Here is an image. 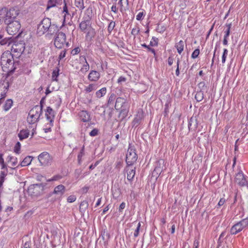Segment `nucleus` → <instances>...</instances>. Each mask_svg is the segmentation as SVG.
<instances>
[{
  "label": "nucleus",
  "instance_id": "0e129e2a",
  "mask_svg": "<svg viewBox=\"0 0 248 248\" xmlns=\"http://www.w3.org/2000/svg\"><path fill=\"white\" fill-rule=\"evenodd\" d=\"M79 60L81 63L82 62L83 63H85L86 62H87L85 56H81L79 57Z\"/></svg>",
  "mask_w": 248,
  "mask_h": 248
},
{
  "label": "nucleus",
  "instance_id": "6ab92c4d",
  "mask_svg": "<svg viewBox=\"0 0 248 248\" xmlns=\"http://www.w3.org/2000/svg\"><path fill=\"white\" fill-rule=\"evenodd\" d=\"M45 115L47 120L52 122V119L54 117V112L50 107H47Z\"/></svg>",
  "mask_w": 248,
  "mask_h": 248
},
{
  "label": "nucleus",
  "instance_id": "f8f14e48",
  "mask_svg": "<svg viewBox=\"0 0 248 248\" xmlns=\"http://www.w3.org/2000/svg\"><path fill=\"white\" fill-rule=\"evenodd\" d=\"M65 192V187L62 185H59L54 188L53 191L50 193V195H55L57 199H60Z\"/></svg>",
  "mask_w": 248,
  "mask_h": 248
},
{
  "label": "nucleus",
  "instance_id": "4d7b16f0",
  "mask_svg": "<svg viewBox=\"0 0 248 248\" xmlns=\"http://www.w3.org/2000/svg\"><path fill=\"white\" fill-rule=\"evenodd\" d=\"M98 134V130L96 129H93L90 132V135L91 136H95Z\"/></svg>",
  "mask_w": 248,
  "mask_h": 248
},
{
  "label": "nucleus",
  "instance_id": "774afa93",
  "mask_svg": "<svg viewBox=\"0 0 248 248\" xmlns=\"http://www.w3.org/2000/svg\"><path fill=\"white\" fill-rule=\"evenodd\" d=\"M111 10L112 12H113L114 13H117V8L116 7V4H113L111 8Z\"/></svg>",
  "mask_w": 248,
  "mask_h": 248
},
{
  "label": "nucleus",
  "instance_id": "f704fd0d",
  "mask_svg": "<svg viewBox=\"0 0 248 248\" xmlns=\"http://www.w3.org/2000/svg\"><path fill=\"white\" fill-rule=\"evenodd\" d=\"M115 22L114 21H111L108 26V31L109 33H111V32H112V31H113V30L114 29V27H115Z\"/></svg>",
  "mask_w": 248,
  "mask_h": 248
},
{
  "label": "nucleus",
  "instance_id": "09e8293b",
  "mask_svg": "<svg viewBox=\"0 0 248 248\" xmlns=\"http://www.w3.org/2000/svg\"><path fill=\"white\" fill-rule=\"evenodd\" d=\"M76 200V197L75 195H70L67 198V202L70 203L74 202Z\"/></svg>",
  "mask_w": 248,
  "mask_h": 248
},
{
  "label": "nucleus",
  "instance_id": "13d9d810",
  "mask_svg": "<svg viewBox=\"0 0 248 248\" xmlns=\"http://www.w3.org/2000/svg\"><path fill=\"white\" fill-rule=\"evenodd\" d=\"M225 202V199L224 198H221L217 204L218 207H219L223 205L224 204Z\"/></svg>",
  "mask_w": 248,
  "mask_h": 248
},
{
  "label": "nucleus",
  "instance_id": "ea45409f",
  "mask_svg": "<svg viewBox=\"0 0 248 248\" xmlns=\"http://www.w3.org/2000/svg\"><path fill=\"white\" fill-rule=\"evenodd\" d=\"M56 2L54 0H49L47 5V9L55 6Z\"/></svg>",
  "mask_w": 248,
  "mask_h": 248
},
{
  "label": "nucleus",
  "instance_id": "c9c22d12",
  "mask_svg": "<svg viewBox=\"0 0 248 248\" xmlns=\"http://www.w3.org/2000/svg\"><path fill=\"white\" fill-rule=\"evenodd\" d=\"M243 229L248 227V218H244L239 221Z\"/></svg>",
  "mask_w": 248,
  "mask_h": 248
},
{
  "label": "nucleus",
  "instance_id": "f257e3e1",
  "mask_svg": "<svg viewBox=\"0 0 248 248\" xmlns=\"http://www.w3.org/2000/svg\"><path fill=\"white\" fill-rule=\"evenodd\" d=\"M0 65L3 71L6 73H13L16 68L17 63H15L11 53L9 51L3 52L0 57Z\"/></svg>",
  "mask_w": 248,
  "mask_h": 248
},
{
  "label": "nucleus",
  "instance_id": "cd10ccee",
  "mask_svg": "<svg viewBox=\"0 0 248 248\" xmlns=\"http://www.w3.org/2000/svg\"><path fill=\"white\" fill-rule=\"evenodd\" d=\"M8 162H11L13 167H15L17 164V158L13 156L9 155L7 157Z\"/></svg>",
  "mask_w": 248,
  "mask_h": 248
},
{
  "label": "nucleus",
  "instance_id": "603ef678",
  "mask_svg": "<svg viewBox=\"0 0 248 248\" xmlns=\"http://www.w3.org/2000/svg\"><path fill=\"white\" fill-rule=\"evenodd\" d=\"M80 51L79 47H77L73 49L71 51V54L73 55L78 54Z\"/></svg>",
  "mask_w": 248,
  "mask_h": 248
},
{
  "label": "nucleus",
  "instance_id": "72a5a7b5",
  "mask_svg": "<svg viewBox=\"0 0 248 248\" xmlns=\"http://www.w3.org/2000/svg\"><path fill=\"white\" fill-rule=\"evenodd\" d=\"M232 25L231 24H226V27H227V29L225 31V35L224 36V38H228L230 34V30L231 28Z\"/></svg>",
  "mask_w": 248,
  "mask_h": 248
},
{
  "label": "nucleus",
  "instance_id": "1a4fd4ad",
  "mask_svg": "<svg viewBox=\"0 0 248 248\" xmlns=\"http://www.w3.org/2000/svg\"><path fill=\"white\" fill-rule=\"evenodd\" d=\"M11 51L13 52L17 53V55L18 56L23 54V52L26 53V49L25 43L23 41L15 42L12 46Z\"/></svg>",
  "mask_w": 248,
  "mask_h": 248
},
{
  "label": "nucleus",
  "instance_id": "473e14b6",
  "mask_svg": "<svg viewBox=\"0 0 248 248\" xmlns=\"http://www.w3.org/2000/svg\"><path fill=\"white\" fill-rule=\"evenodd\" d=\"M62 176L59 174L55 175L53 176L51 178L48 179L46 180L47 182L51 181H57L62 178Z\"/></svg>",
  "mask_w": 248,
  "mask_h": 248
},
{
  "label": "nucleus",
  "instance_id": "412c9836",
  "mask_svg": "<svg viewBox=\"0 0 248 248\" xmlns=\"http://www.w3.org/2000/svg\"><path fill=\"white\" fill-rule=\"evenodd\" d=\"M32 161L31 157L28 156L26 157L23 161L21 162L20 164L18 165L16 168H18L19 166L21 167H25L29 165Z\"/></svg>",
  "mask_w": 248,
  "mask_h": 248
},
{
  "label": "nucleus",
  "instance_id": "052dcab7",
  "mask_svg": "<svg viewBox=\"0 0 248 248\" xmlns=\"http://www.w3.org/2000/svg\"><path fill=\"white\" fill-rule=\"evenodd\" d=\"M199 245V241L198 239H195L193 244V248H198Z\"/></svg>",
  "mask_w": 248,
  "mask_h": 248
},
{
  "label": "nucleus",
  "instance_id": "338daca9",
  "mask_svg": "<svg viewBox=\"0 0 248 248\" xmlns=\"http://www.w3.org/2000/svg\"><path fill=\"white\" fill-rule=\"evenodd\" d=\"M173 62V58L171 57H169L168 59V64L170 66Z\"/></svg>",
  "mask_w": 248,
  "mask_h": 248
},
{
  "label": "nucleus",
  "instance_id": "ddd939ff",
  "mask_svg": "<svg viewBox=\"0 0 248 248\" xmlns=\"http://www.w3.org/2000/svg\"><path fill=\"white\" fill-rule=\"evenodd\" d=\"M9 86L8 81H3V83L0 84V95L1 96V98H0V105L2 103L3 98L6 96Z\"/></svg>",
  "mask_w": 248,
  "mask_h": 248
},
{
  "label": "nucleus",
  "instance_id": "20e7f679",
  "mask_svg": "<svg viewBox=\"0 0 248 248\" xmlns=\"http://www.w3.org/2000/svg\"><path fill=\"white\" fill-rule=\"evenodd\" d=\"M42 113V106H35L30 111L27 117V122L33 124L38 121Z\"/></svg>",
  "mask_w": 248,
  "mask_h": 248
},
{
  "label": "nucleus",
  "instance_id": "c03bdc74",
  "mask_svg": "<svg viewBox=\"0 0 248 248\" xmlns=\"http://www.w3.org/2000/svg\"><path fill=\"white\" fill-rule=\"evenodd\" d=\"M200 54V49L199 48L196 49L192 53L191 57L193 59L197 58Z\"/></svg>",
  "mask_w": 248,
  "mask_h": 248
},
{
  "label": "nucleus",
  "instance_id": "864d4df0",
  "mask_svg": "<svg viewBox=\"0 0 248 248\" xmlns=\"http://www.w3.org/2000/svg\"><path fill=\"white\" fill-rule=\"evenodd\" d=\"M94 33V30L92 29L89 31L86 34V37H90L92 38L93 36Z\"/></svg>",
  "mask_w": 248,
  "mask_h": 248
},
{
  "label": "nucleus",
  "instance_id": "aec40b11",
  "mask_svg": "<svg viewBox=\"0 0 248 248\" xmlns=\"http://www.w3.org/2000/svg\"><path fill=\"white\" fill-rule=\"evenodd\" d=\"M93 15L92 7H88L85 11V16L83 17V19H88L91 21Z\"/></svg>",
  "mask_w": 248,
  "mask_h": 248
},
{
  "label": "nucleus",
  "instance_id": "a18cd8bd",
  "mask_svg": "<svg viewBox=\"0 0 248 248\" xmlns=\"http://www.w3.org/2000/svg\"><path fill=\"white\" fill-rule=\"evenodd\" d=\"M180 62V59L179 58H178L177 60V68H176V71H175V74L177 76H179L180 75V68L179 67Z\"/></svg>",
  "mask_w": 248,
  "mask_h": 248
},
{
  "label": "nucleus",
  "instance_id": "c756f323",
  "mask_svg": "<svg viewBox=\"0 0 248 248\" xmlns=\"http://www.w3.org/2000/svg\"><path fill=\"white\" fill-rule=\"evenodd\" d=\"M97 88V86L95 84H90L85 88V91L90 93L93 91L96 90Z\"/></svg>",
  "mask_w": 248,
  "mask_h": 248
},
{
  "label": "nucleus",
  "instance_id": "9b49d317",
  "mask_svg": "<svg viewBox=\"0 0 248 248\" xmlns=\"http://www.w3.org/2000/svg\"><path fill=\"white\" fill-rule=\"evenodd\" d=\"M38 160L42 166H49L52 162V157L47 152H44L38 156Z\"/></svg>",
  "mask_w": 248,
  "mask_h": 248
},
{
  "label": "nucleus",
  "instance_id": "f03ea898",
  "mask_svg": "<svg viewBox=\"0 0 248 248\" xmlns=\"http://www.w3.org/2000/svg\"><path fill=\"white\" fill-rule=\"evenodd\" d=\"M59 28L55 24H51L50 19L44 18L38 25L37 33L41 36L47 32L48 34L52 35L58 31Z\"/></svg>",
  "mask_w": 248,
  "mask_h": 248
},
{
  "label": "nucleus",
  "instance_id": "393cba45",
  "mask_svg": "<svg viewBox=\"0 0 248 248\" xmlns=\"http://www.w3.org/2000/svg\"><path fill=\"white\" fill-rule=\"evenodd\" d=\"M89 204L88 202L86 201H82L80 204L79 210L81 212H85L88 208Z\"/></svg>",
  "mask_w": 248,
  "mask_h": 248
},
{
  "label": "nucleus",
  "instance_id": "4468645a",
  "mask_svg": "<svg viewBox=\"0 0 248 248\" xmlns=\"http://www.w3.org/2000/svg\"><path fill=\"white\" fill-rule=\"evenodd\" d=\"M100 78V74L99 72L95 70L90 71L88 78L91 81H97Z\"/></svg>",
  "mask_w": 248,
  "mask_h": 248
},
{
  "label": "nucleus",
  "instance_id": "680f3d73",
  "mask_svg": "<svg viewBox=\"0 0 248 248\" xmlns=\"http://www.w3.org/2000/svg\"><path fill=\"white\" fill-rule=\"evenodd\" d=\"M125 203L124 202H123L122 203H121V204H120V205L119 206V211L122 212V210L125 208Z\"/></svg>",
  "mask_w": 248,
  "mask_h": 248
},
{
  "label": "nucleus",
  "instance_id": "f3484780",
  "mask_svg": "<svg viewBox=\"0 0 248 248\" xmlns=\"http://www.w3.org/2000/svg\"><path fill=\"white\" fill-rule=\"evenodd\" d=\"M91 25V23L89 20L83 19V20L79 24V27L82 31L85 32Z\"/></svg>",
  "mask_w": 248,
  "mask_h": 248
},
{
  "label": "nucleus",
  "instance_id": "5701e85b",
  "mask_svg": "<svg viewBox=\"0 0 248 248\" xmlns=\"http://www.w3.org/2000/svg\"><path fill=\"white\" fill-rule=\"evenodd\" d=\"M127 179L128 180L131 181H132L135 175V168L134 169L128 168L127 170Z\"/></svg>",
  "mask_w": 248,
  "mask_h": 248
},
{
  "label": "nucleus",
  "instance_id": "69168bd1",
  "mask_svg": "<svg viewBox=\"0 0 248 248\" xmlns=\"http://www.w3.org/2000/svg\"><path fill=\"white\" fill-rule=\"evenodd\" d=\"M63 12L65 13L64 16H65L66 14H69L67 7L65 2H64V5L63 7Z\"/></svg>",
  "mask_w": 248,
  "mask_h": 248
},
{
  "label": "nucleus",
  "instance_id": "6e6d98bb",
  "mask_svg": "<svg viewBox=\"0 0 248 248\" xmlns=\"http://www.w3.org/2000/svg\"><path fill=\"white\" fill-rule=\"evenodd\" d=\"M126 80V78L123 76H121L118 79L117 82L119 84H121L122 82H124Z\"/></svg>",
  "mask_w": 248,
  "mask_h": 248
},
{
  "label": "nucleus",
  "instance_id": "4be33fe9",
  "mask_svg": "<svg viewBox=\"0 0 248 248\" xmlns=\"http://www.w3.org/2000/svg\"><path fill=\"white\" fill-rule=\"evenodd\" d=\"M106 93L107 88L106 87H103L96 92L95 96L97 98H100L104 96L106 94Z\"/></svg>",
  "mask_w": 248,
  "mask_h": 248
},
{
  "label": "nucleus",
  "instance_id": "0eeeda50",
  "mask_svg": "<svg viewBox=\"0 0 248 248\" xmlns=\"http://www.w3.org/2000/svg\"><path fill=\"white\" fill-rule=\"evenodd\" d=\"M6 24L7 25V31L9 34L14 35L20 34L19 30L21 28V25L18 21H13L9 22V20H6Z\"/></svg>",
  "mask_w": 248,
  "mask_h": 248
},
{
  "label": "nucleus",
  "instance_id": "7c9ffc66",
  "mask_svg": "<svg viewBox=\"0 0 248 248\" xmlns=\"http://www.w3.org/2000/svg\"><path fill=\"white\" fill-rule=\"evenodd\" d=\"M195 98L198 102L201 101L203 99V93L202 92H198L195 94Z\"/></svg>",
  "mask_w": 248,
  "mask_h": 248
},
{
  "label": "nucleus",
  "instance_id": "423d86ee",
  "mask_svg": "<svg viewBox=\"0 0 248 248\" xmlns=\"http://www.w3.org/2000/svg\"><path fill=\"white\" fill-rule=\"evenodd\" d=\"M1 13L2 16H4V22L5 24L6 20H9V22L15 21V18L19 14L18 11L14 8L8 10L6 8H2L1 9Z\"/></svg>",
  "mask_w": 248,
  "mask_h": 248
},
{
  "label": "nucleus",
  "instance_id": "4c0bfd02",
  "mask_svg": "<svg viewBox=\"0 0 248 248\" xmlns=\"http://www.w3.org/2000/svg\"><path fill=\"white\" fill-rule=\"evenodd\" d=\"M158 45V39L155 37H153L150 43V46H157Z\"/></svg>",
  "mask_w": 248,
  "mask_h": 248
},
{
  "label": "nucleus",
  "instance_id": "39448f33",
  "mask_svg": "<svg viewBox=\"0 0 248 248\" xmlns=\"http://www.w3.org/2000/svg\"><path fill=\"white\" fill-rule=\"evenodd\" d=\"M115 108L116 109L120 110L121 114L126 115L129 111V105L126 99L118 97L116 101Z\"/></svg>",
  "mask_w": 248,
  "mask_h": 248
},
{
  "label": "nucleus",
  "instance_id": "7ed1b4c3",
  "mask_svg": "<svg viewBox=\"0 0 248 248\" xmlns=\"http://www.w3.org/2000/svg\"><path fill=\"white\" fill-rule=\"evenodd\" d=\"M55 33L56 34L54 39V45L56 48L62 49L65 46H69V43L66 42V36L64 33L58 31Z\"/></svg>",
  "mask_w": 248,
  "mask_h": 248
},
{
  "label": "nucleus",
  "instance_id": "49530a36",
  "mask_svg": "<svg viewBox=\"0 0 248 248\" xmlns=\"http://www.w3.org/2000/svg\"><path fill=\"white\" fill-rule=\"evenodd\" d=\"M140 227V223L139 222L138 224L137 228L135 230L134 233V237H136L139 235Z\"/></svg>",
  "mask_w": 248,
  "mask_h": 248
},
{
  "label": "nucleus",
  "instance_id": "a19ab883",
  "mask_svg": "<svg viewBox=\"0 0 248 248\" xmlns=\"http://www.w3.org/2000/svg\"><path fill=\"white\" fill-rule=\"evenodd\" d=\"M116 96L114 93H112L110 94V96L109 97L108 104V105H111L113 104L114 101L115 99Z\"/></svg>",
  "mask_w": 248,
  "mask_h": 248
},
{
  "label": "nucleus",
  "instance_id": "e2e57ef3",
  "mask_svg": "<svg viewBox=\"0 0 248 248\" xmlns=\"http://www.w3.org/2000/svg\"><path fill=\"white\" fill-rule=\"evenodd\" d=\"M65 51L63 50V51H62L59 56V58L60 59H63V58H64L65 57Z\"/></svg>",
  "mask_w": 248,
  "mask_h": 248
},
{
  "label": "nucleus",
  "instance_id": "8fccbe9b",
  "mask_svg": "<svg viewBox=\"0 0 248 248\" xmlns=\"http://www.w3.org/2000/svg\"><path fill=\"white\" fill-rule=\"evenodd\" d=\"M145 15L144 14L143 12H140L138 13V14L136 16V19L137 20H141L143 19V16Z\"/></svg>",
  "mask_w": 248,
  "mask_h": 248
},
{
  "label": "nucleus",
  "instance_id": "6e6552de",
  "mask_svg": "<svg viewBox=\"0 0 248 248\" xmlns=\"http://www.w3.org/2000/svg\"><path fill=\"white\" fill-rule=\"evenodd\" d=\"M235 182L240 186H247L248 187V177L245 175L242 170H239L236 174Z\"/></svg>",
  "mask_w": 248,
  "mask_h": 248
},
{
  "label": "nucleus",
  "instance_id": "de8ad7c7",
  "mask_svg": "<svg viewBox=\"0 0 248 248\" xmlns=\"http://www.w3.org/2000/svg\"><path fill=\"white\" fill-rule=\"evenodd\" d=\"M195 123V124H194V128H196L197 127V123L196 122V121L195 120H194L192 118H191L189 121V123H188V128L189 129H190L191 128V127L192 126V123Z\"/></svg>",
  "mask_w": 248,
  "mask_h": 248
},
{
  "label": "nucleus",
  "instance_id": "3c124183",
  "mask_svg": "<svg viewBox=\"0 0 248 248\" xmlns=\"http://www.w3.org/2000/svg\"><path fill=\"white\" fill-rule=\"evenodd\" d=\"M140 32V29L139 28H133L131 31V34L134 35V36H135L136 35H137Z\"/></svg>",
  "mask_w": 248,
  "mask_h": 248
},
{
  "label": "nucleus",
  "instance_id": "a211bd4d",
  "mask_svg": "<svg viewBox=\"0 0 248 248\" xmlns=\"http://www.w3.org/2000/svg\"><path fill=\"white\" fill-rule=\"evenodd\" d=\"M30 134V132L28 129H22L20 131L18 134V137L20 140L28 138Z\"/></svg>",
  "mask_w": 248,
  "mask_h": 248
},
{
  "label": "nucleus",
  "instance_id": "bf43d9fd",
  "mask_svg": "<svg viewBox=\"0 0 248 248\" xmlns=\"http://www.w3.org/2000/svg\"><path fill=\"white\" fill-rule=\"evenodd\" d=\"M84 154V147H83L82 149H81L80 153L78 154V157L79 161L80 160L82 156Z\"/></svg>",
  "mask_w": 248,
  "mask_h": 248
},
{
  "label": "nucleus",
  "instance_id": "dca6fc26",
  "mask_svg": "<svg viewBox=\"0 0 248 248\" xmlns=\"http://www.w3.org/2000/svg\"><path fill=\"white\" fill-rule=\"evenodd\" d=\"M78 116L83 122H88L91 120L90 114L86 110H81L79 112Z\"/></svg>",
  "mask_w": 248,
  "mask_h": 248
},
{
  "label": "nucleus",
  "instance_id": "a878e982",
  "mask_svg": "<svg viewBox=\"0 0 248 248\" xmlns=\"http://www.w3.org/2000/svg\"><path fill=\"white\" fill-rule=\"evenodd\" d=\"M75 5L81 11L83 10L85 8L83 0H75Z\"/></svg>",
  "mask_w": 248,
  "mask_h": 248
},
{
  "label": "nucleus",
  "instance_id": "e433bc0d",
  "mask_svg": "<svg viewBox=\"0 0 248 248\" xmlns=\"http://www.w3.org/2000/svg\"><path fill=\"white\" fill-rule=\"evenodd\" d=\"M141 115V114H139V115H137V117L134 119L133 121L134 125H136V126H137L140 123L142 118Z\"/></svg>",
  "mask_w": 248,
  "mask_h": 248
},
{
  "label": "nucleus",
  "instance_id": "9d476101",
  "mask_svg": "<svg viewBox=\"0 0 248 248\" xmlns=\"http://www.w3.org/2000/svg\"><path fill=\"white\" fill-rule=\"evenodd\" d=\"M137 155L135 150L129 148L126 155V162L128 166L132 165L137 160Z\"/></svg>",
  "mask_w": 248,
  "mask_h": 248
},
{
  "label": "nucleus",
  "instance_id": "5fc2aeb1",
  "mask_svg": "<svg viewBox=\"0 0 248 248\" xmlns=\"http://www.w3.org/2000/svg\"><path fill=\"white\" fill-rule=\"evenodd\" d=\"M7 172H8L7 170H5L1 171L0 174V177L5 178L6 176L7 175Z\"/></svg>",
  "mask_w": 248,
  "mask_h": 248
},
{
  "label": "nucleus",
  "instance_id": "2f4dec72",
  "mask_svg": "<svg viewBox=\"0 0 248 248\" xmlns=\"http://www.w3.org/2000/svg\"><path fill=\"white\" fill-rule=\"evenodd\" d=\"M59 69L58 68H56L55 69H54L53 73H52V79L53 81H57V77L59 76Z\"/></svg>",
  "mask_w": 248,
  "mask_h": 248
},
{
  "label": "nucleus",
  "instance_id": "bb28decb",
  "mask_svg": "<svg viewBox=\"0 0 248 248\" xmlns=\"http://www.w3.org/2000/svg\"><path fill=\"white\" fill-rule=\"evenodd\" d=\"M13 105V101L11 99H8L5 102L3 106V109L7 111L9 110Z\"/></svg>",
  "mask_w": 248,
  "mask_h": 248
},
{
  "label": "nucleus",
  "instance_id": "79ce46f5",
  "mask_svg": "<svg viewBox=\"0 0 248 248\" xmlns=\"http://www.w3.org/2000/svg\"><path fill=\"white\" fill-rule=\"evenodd\" d=\"M228 51L226 48L223 49V53L222 56V62L223 63L225 62L226 59L228 55Z\"/></svg>",
  "mask_w": 248,
  "mask_h": 248
},
{
  "label": "nucleus",
  "instance_id": "c85d7f7f",
  "mask_svg": "<svg viewBox=\"0 0 248 248\" xmlns=\"http://www.w3.org/2000/svg\"><path fill=\"white\" fill-rule=\"evenodd\" d=\"M90 68V65L88 62H86L85 63H83L82 66L80 70V72L83 74H85L87 71H89Z\"/></svg>",
  "mask_w": 248,
  "mask_h": 248
},
{
  "label": "nucleus",
  "instance_id": "58836bf2",
  "mask_svg": "<svg viewBox=\"0 0 248 248\" xmlns=\"http://www.w3.org/2000/svg\"><path fill=\"white\" fill-rule=\"evenodd\" d=\"M3 36L2 35H0V45H4L7 44H9V40L6 38H3Z\"/></svg>",
  "mask_w": 248,
  "mask_h": 248
},
{
  "label": "nucleus",
  "instance_id": "b1692460",
  "mask_svg": "<svg viewBox=\"0 0 248 248\" xmlns=\"http://www.w3.org/2000/svg\"><path fill=\"white\" fill-rule=\"evenodd\" d=\"M175 47L177 48V51L179 54H180L184 50V42L182 40H180L178 43H177Z\"/></svg>",
  "mask_w": 248,
  "mask_h": 248
},
{
  "label": "nucleus",
  "instance_id": "2eb2a0df",
  "mask_svg": "<svg viewBox=\"0 0 248 248\" xmlns=\"http://www.w3.org/2000/svg\"><path fill=\"white\" fill-rule=\"evenodd\" d=\"M239 222L233 225L230 230V233L232 235H235L241 232L244 229Z\"/></svg>",
  "mask_w": 248,
  "mask_h": 248
},
{
  "label": "nucleus",
  "instance_id": "37998d69",
  "mask_svg": "<svg viewBox=\"0 0 248 248\" xmlns=\"http://www.w3.org/2000/svg\"><path fill=\"white\" fill-rule=\"evenodd\" d=\"M20 147H21V144L19 142H17L15 146V148H14V151L16 153V154H19V151H20Z\"/></svg>",
  "mask_w": 248,
  "mask_h": 248
}]
</instances>
